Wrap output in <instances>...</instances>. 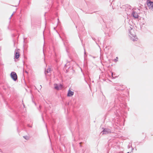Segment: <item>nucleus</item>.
Here are the masks:
<instances>
[{"instance_id": "15", "label": "nucleus", "mask_w": 153, "mask_h": 153, "mask_svg": "<svg viewBox=\"0 0 153 153\" xmlns=\"http://www.w3.org/2000/svg\"><path fill=\"white\" fill-rule=\"evenodd\" d=\"M52 128H53V130L54 129H53V126H52Z\"/></svg>"}, {"instance_id": "9", "label": "nucleus", "mask_w": 153, "mask_h": 153, "mask_svg": "<svg viewBox=\"0 0 153 153\" xmlns=\"http://www.w3.org/2000/svg\"><path fill=\"white\" fill-rule=\"evenodd\" d=\"M51 71V68H47L46 70L45 71V74H46L47 73H48L50 72Z\"/></svg>"}, {"instance_id": "5", "label": "nucleus", "mask_w": 153, "mask_h": 153, "mask_svg": "<svg viewBox=\"0 0 153 153\" xmlns=\"http://www.w3.org/2000/svg\"><path fill=\"white\" fill-rule=\"evenodd\" d=\"M54 88L56 90H59L61 89L62 88V86L61 85H57V84H55Z\"/></svg>"}, {"instance_id": "16", "label": "nucleus", "mask_w": 153, "mask_h": 153, "mask_svg": "<svg viewBox=\"0 0 153 153\" xmlns=\"http://www.w3.org/2000/svg\"><path fill=\"white\" fill-rule=\"evenodd\" d=\"M1 150V149H0V151Z\"/></svg>"}, {"instance_id": "6", "label": "nucleus", "mask_w": 153, "mask_h": 153, "mask_svg": "<svg viewBox=\"0 0 153 153\" xmlns=\"http://www.w3.org/2000/svg\"><path fill=\"white\" fill-rule=\"evenodd\" d=\"M20 56V53L18 51V50H17L15 54L16 59H18Z\"/></svg>"}, {"instance_id": "7", "label": "nucleus", "mask_w": 153, "mask_h": 153, "mask_svg": "<svg viewBox=\"0 0 153 153\" xmlns=\"http://www.w3.org/2000/svg\"><path fill=\"white\" fill-rule=\"evenodd\" d=\"M74 94V92L73 91H71L70 90H69L68 91V96L69 97L72 96Z\"/></svg>"}, {"instance_id": "8", "label": "nucleus", "mask_w": 153, "mask_h": 153, "mask_svg": "<svg viewBox=\"0 0 153 153\" xmlns=\"http://www.w3.org/2000/svg\"><path fill=\"white\" fill-rule=\"evenodd\" d=\"M133 16L135 18H138V15L137 13L135 12H134L132 13Z\"/></svg>"}, {"instance_id": "14", "label": "nucleus", "mask_w": 153, "mask_h": 153, "mask_svg": "<svg viewBox=\"0 0 153 153\" xmlns=\"http://www.w3.org/2000/svg\"><path fill=\"white\" fill-rule=\"evenodd\" d=\"M45 127H46V128H47V125H45Z\"/></svg>"}, {"instance_id": "10", "label": "nucleus", "mask_w": 153, "mask_h": 153, "mask_svg": "<svg viewBox=\"0 0 153 153\" xmlns=\"http://www.w3.org/2000/svg\"><path fill=\"white\" fill-rule=\"evenodd\" d=\"M23 137L26 140H28L29 139V137L27 136H23Z\"/></svg>"}, {"instance_id": "2", "label": "nucleus", "mask_w": 153, "mask_h": 153, "mask_svg": "<svg viewBox=\"0 0 153 153\" xmlns=\"http://www.w3.org/2000/svg\"><path fill=\"white\" fill-rule=\"evenodd\" d=\"M147 5L149 8L153 10V2L150 1L149 0L147 1Z\"/></svg>"}, {"instance_id": "3", "label": "nucleus", "mask_w": 153, "mask_h": 153, "mask_svg": "<svg viewBox=\"0 0 153 153\" xmlns=\"http://www.w3.org/2000/svg\"><path fill=\"white\" fill-rule=\"evenodd\" d=\"M11 78L15 81L17 79V76L16 73L15 72H12L10 74Z\"/></svg>"}, {"instance_id": "11", "label": "nucleus", "mask_w": 153, "mask_h": 153, "mask_svg": "<svg viewBox=\"0 0 153 153\" xmlns=\"http://www.w3.org/2000/svg\"><path fill=\"white\" fill-rule=\"evenodd\" d=\"M118 59V58L117 57L116 59H115L114 60L115 62H117Z\"/></svg>"}, {"instance_id": "13", "label": "nucleus", "mask_w": 153, "mask_h": 153, "mask_svg": "<svg viewBox=\"0 0 153 153\" xmlns=\"http://www.w3.org/2000/svg\"><path fill=\"white\" fill-rule=\"evenodd\" d=\"M28 126V127H32V126H30V125H27Z\"/></svg>"}, {"instance_id": "4", "label": "nucleus", "mask_w": 153, "mask_h": 153, "mask_svg": "<svg viewBox=\"0 0 153 153\" xmlns=\"http://www.w3.org/2000/svg\"><path fill=\"white\" fill-rule=\"evenodd\" d=\"M101 133H102V134H106L110 133L111 131L109 129L105 128H104Z\"/></svg>"}, {"instance_id": "12", "label": "nucleus", "mask_w": 153, "mask_h": 153, "mask_svg": "<svg viewBox=\"0 0 153 153\" xmlns=\"http://www.w3.org/2000/svg\"><path fill=\"white\" fill-rule=\"evenodd\" d=\"M82 143H83L82 142H80L79 143V144L80 145V147H82V146L81 144H82Z\"/></svg>"}, {"instance_id": "1", "label": "nucleus", "mask_w": 153, "mask_h": 153, "mask_svg": "<svg viewBox=\"0 0 153 153\" xmlns=\"http://www.w3.org/2000/svg\"><path fill=\"white\" fill-rule=\"evenodd\" d=\"M130 32L131 35L132 36H131V40L133 41H137L138 39L136 36L134 30L131 29L130 30Z\"/></svg>"}]
</instances>
